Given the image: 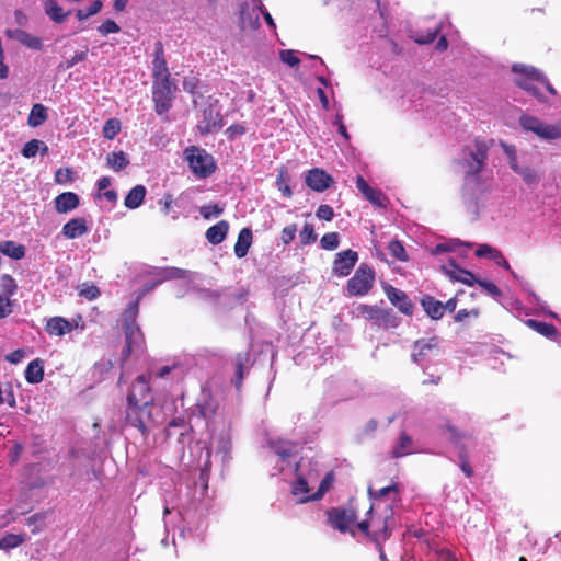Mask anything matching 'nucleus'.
Returning a JSON list of instances; mask_svg holds the SVG:
<instances>
[{
  "label": "nucleus",
  "mask_w": 561,
  "mask_h": 561,
  "mask_svg": "<svg viewBox=\"0 0 561 561\" xmlns=\"http://www.w3.org/2000/svg\"><path fill=\"white\" fill-rule=\"evenodd\" d=\"M438 351V339H421L414 342L411 353V359L416 364H422L430 356L435 355Z\"/></svg>",
  "instance_id": "10"
},
{
  "label": "nucleus",
  "mask_w": 561,
  "mask_h": 561,
  "mask_svg": "<svg viewBox=\"0 0 561 561\" xmlns=\"http://www.w3.org/2000/svg\"><path fill=\"white\" fill-rule=\"evenodd\" d=\"M412 448V439L405 433H402L398 445L392 450V456L396 458L403 457L405 455L411 454Z\"/></svg>",
  "instance_id": "34"
},
{
  "label": "nucleus",
  "mask_w": 561,
  "mask_h": 561,
  "mask_svg": "<svg viewBox=\"0 0 561 561\" xmlns=\"http://www.w3.org/2000/svg\"><path fill=\"white\" fill-rule=\"evenodd\" d=\"M146 196V188L142 185H136L134 188L129 191L127 196L125 197V206L129 209L138 208Z\"/></svg>",
  "instance_id": "25"
},
{
  "label": "nucleus",
  "mask_w": 561,
  "mask_h": 561,
  "mask_svg": "<svg viewBox=\"0 0 561 561\" xmlns=\"http://www.w3.org/2000/svg\"><path fill=\"white\" fill-rule=\"evenodd\" d=\"M22 445L20 444H14V446L12 447L11 451H10V459H11V462H15L22 451Z\"/></svg>",
  "instance_id": "62"
},
{
  "label": "nucleus",
  "mask_w": 561,
  "mask_h": 561,
  "mask_svg": "<svg viewBox=\"0 0 561 561\" xmlns=\"http://www.w3.org/2000/svg\"><path fill=\"white\" fill-rule=\"evenodd\" d=\"M228 224L224 220L219 221L217 225L208 228L206 231V238L207 240L213 244L220 243L228 232Z\"/></svg>",
  "instance_id": "28"
},
{
  "label": "nucleus",
  "mask_w": 561,
  "mask_h": 561,
  "mask_svg": "<svg viewBox=\"0 0 561 561\" xmlns=\"http://www.w3.org/2000/svg\"><path fill=\"white\" fill-rule=\"evenodd\" d=\"M279 58L284 64H287L290 67H295L300 62L299 58L295 55V51L289 49L282 50L279 53Z\"/></svg>",
  "instance_id": "48"
},
{
  "label": "nucleus",
  "mask_w": 561,
  "mask_h": 561,
  "mask_svg": "<svg viewBox=\"0 0 561 561\" xmlns=\"http://www.w3.org/2000/svg\"><path fill=\"white\" fill-rule=\"evenodd\" d=\"M152 64L154 83H169L170 73L163 56V47L161 43L156 44L154 59Z\"/></svg>",
  "instance_id": "15"
},
{
  "label": "nucleus",
  "mask_w": 561,
  "mask_h": 561,
  "mask_svg": "<svg viewBox=\"0 0 561 561\" xmlns=\"http://www.w3.org/2000/svg\"><path fill=\"white\" fill-rule=\"evenodd\" d=\"M385 293L391 304L394 305L401 312L404 314L412 313L413 306L410 299L407 297L405 293L390 285L385 287Z\"/></svg>",
  "instance_id": "19"
},
{
  "label": "nucleus",
  "mask_w": 561,
  "mask_h": 561,
  "mask_svg": "<svg viewBox=\"0 0 561 561\" xmlns=\"http://www.w3.org/2000/svg\"><path fill=\"white\" fill-rule=\"evenodd\" d=\"M87 57V51L77 53L70 60L67 61V68L73 67L76 64L84 60Z\"/></svg>",
  "instance_id": "61"
},
{
  "label": "nucleus",
  "mask_w": 561,
  "mask_h": 561,
  "mask_svg": "<svg viewBox=\"0 0 561 561\" xmlns=\"http://www.w3.org/2000/svg\"><path fill=\"white\" fill-rule=\"evenodd\" d=\"M149 391L150 388L148 386V378L145 375L138 376L136 381L133 383L130 392L128 394L129 405L147 407L151 402Z\"/></svg>",
  "instance_id": "8"
},
{
  "label": "nucleus",
  "mask_w": 561,
  "mask_h": 561,
  "mask_svg": "<svg viewBox=\"0 0 561 561\" xmlns=\"http://www.w3.org/2000/svg\"><path fill=\"white\" fill-rule=\"evenodd\" d=\"M129 163L126 154L123 151L112 152L107 156V164L114 171H121Z\"/></svg>",
  "instance_id": "36"
},
{
  "label": "nucleus",
  "mask_w": 561,
  "mask_h": 561,
  "mask_svg": "<svg viewBox=\"0 0 561 561\" xmlns=\"http://www.w3.org/2000/svg\"><path fill=\"white\" fill-rule=\"evenodd\" d=\"M356 518L357 515L352 508H333L329 512L330 525L341 533L352 531L351 526Z\"/></svg>",
  "instance_id": "9"
},
{
  "label": "nucleus",
  "mask_w": 561,
  "mask_h": 561,
  "mask_svg": "<svg viewBox=\"0 0 561 561\" xmlns=\"http://www.w3.org/2000/svg\"><path fill=\"white\" fill-rule=\"evenodd\" d=\"M438 32L439 28H436L434 32L427 33L425 36L415 38V42L419 44H430L436 38Z\"/></svg>",
  "instance_id": "60"
},
{
  "label": "nucleus",
  "mask_w": 561,
  "mask_h": 561,
  "mask_svg": "<svg viewBox=\"0 0 561 561\" xmlns=\"http://www.w3.org/2000/svg\"><path fill=\"white\" fill-rule=\"evenodd\" d=\"M219 445L220 446L218 447V453L222 454V460H225L228 457L230 450V443L226 437L220 436Z\"/></svg>",
  "instance_id": "58"
},
{
  "label": "nucleus",
  "mask_w": 561,
  "mask_h": 561,
  "mask_svg": "<svg viewBox=\"0 0 561 561\" xmlns=\"http://www.w3.org/2000/svg\"><path fill=\"white\" fill-rule=\"evenodd\" d=\"M80 204L79 196L72 192L61 193L55 198V209L59 214H66L76 209Z\"/></svg>",
  "instance_id": "20"
},
{
  "label": "nucleus",
  "mask_w": 561,
  "mask_h": 561,
  "mask_svg": "<svg viewBox=\"0 0 561 561\" xmlns=\"http://www.w3.org/2000/svg\"><path fill=\"white\" fill-rule=\"evenodd\" d=\"M476 284H478L480 287H482L489 295L493 296V297H500L501 296V290L499 289V287L493 284L492 282H489V280H480L478 279V282H476Z\"/></svg>",
  "instance_id": "50"
},
{
  "label": "nucleus",
  "mask_w": 561,
  "mask_h": 561,
  "mask_svg": "<svg viewBox=\"0 0 561 561\" xmlns=\"http://www.w3.org/2000/svg\"><path fill=\"white\" fill-rule=\"evenodd\" d=\"M25 534H7L0 539V550H11L26 540Z\"/></svg>",
  "instance_id": "31"
},
{
  "label": "nucleus",
  "mask_w": 561,
  "mask_h": 561,
  "mask_svg": "<svg viewBox=\"0 0 561 561\" xmlns=\"http://www.w3.org/2000/svg\"><path fill=\"white\" fill-rule=\"evenodd\" d=\"M519 123L525 130L534 133L541 139L556 140L561 137V126L546 124L534 116L523 115Z\"/></svg>",
  "instance_id": "4"
},
{
  "label": "nucleus",
  "mask_w": 561,
  "mask_h": 561,
  "mask_svg": "<svg viewBox=\"0 0 561 561\" xmlns=\"http://www.w3.org/2000/svg\"><path fill=\"white\" fill-rule=\"evenodd\" d=\"M356 186L358 191L365 196V198L368 199L371 204L379 207L385 206V196L382 193L370 187L362 176H357Z\"/></svg>",
  "instance_id": "22"
},
{
  "label": "nucleus",
  "mask_w": 561,
  "mask_h": 561,
  "mask_svg": "<svg viewBox=\"0 0 561 561\" xmlns=\"http://www.w3.org/2000/svg\"><path fill=\"white\" fill-rule=\"evenodd\" d=\"M12 312V304L8 297L0 296V319Z\"/></svg>",
  "instance_id": "54"
},
{
  "label": "nucleus",
  "mask_w": 561,
  "mask_h": 561,
  "mask_svg": "<svg viewBox=\"0 0 561 561\" xmlns=\"http://www.w3.org/2000/svg\"><path fill=\"white\" fill-rule=\"evenodd\" d=\"M191 170L201 178L208 176L215 169L214 159L205 150L191 147L185 150Z\"/></svg>",
  "instance_id": "3"
},
{
  "label": "nucleus",
  "mask_w": 561,
  "mask_h": 561,
  "mask_svg": "<svg viewBox=\"0 0 561 561\" xmlns=\"http://www.w3.org/2000/svg\"><path fill=\"white\" fill-rule=\"evenodd\" d=\"M252 242V232L248 228H243L238 237V240L234 244V253L238 257H243L247 255L248 250Z\"/></svg>",
  "instance_id": "26"
},
{
  "label": "nucleus",
  "mask_w": 561,
  "mask_h": 561,
  "mask_svg": "<svg viewBox=\"0 0 561 561\" xmlns=\"http://www.w3.org/2000/svg\"><path fill=\"white\" fill-rule=\"evenodd\" d=\"M296 226L295 225H290V226H287L283 229L282 231V240L284 243H289L294 240L295 238V234H296Z\"/></svg>",
  "instance_id": "56"
},
{
  "label": "nucleus",
  "mask_w": 561,
  "mask_h": 561,
  "mask_svg": "<svg viewBox=\"0 0 561 561\" xmlns=\"http://www.w3.org/2000/svg\"><path fill=\"white\" fill-rule=\"evenodd\" d=\"M188 275V272L181 271V270H171L168 272L167 277L168 278H178V277H186Z\"/></svg>",
  "instance_id": "64"
},
{
  "label": "nucleus",
  "mask_w": 561,
  "mask_h": 561,
  "mask_svg": "<svg viewBox=\"0 0 561 561\" xmlns=\"http://www.w3.org/2000/svg\"><path fill=\"white\" fill-rule=\"evenodd\" d=\"M171 84L169 83H153V101L156 103V111L158 114L165 113L171 106Z\"/></svg>",
  "instance_id": "13"
},
{
  "label": "nucleus",
  "mask_w": 561,
  "mask_h": 561,
  "mask_svg": "<svg viewBox=\"0 0 561 561\" xmlns=\"http://www.w3.org/2000/svg\"><path fill=\"white\" fill-rule=\"evenodd\" d=\"M512 70L515 73V83L533 95L539 98L538 85H543L551 94H556V90L547 81L546 77L534 67L515 64Z\"/></svg>",
  "instance_id": "2"
},
{
  "label": "nucleus",
  "mask_w": 561,
  "mask_h": 561,
  "mask_svg": "<svg viewBox=\"0 0 561 561\" xmlns=\"http://www.w3.org/2000/svg\"><path fill=\"white\" fill-rule=\"evenodd\" d=\"M42 145V142L39 140H36V139H33L28 142H26L22 149V154L25 157V158H33L36 156V153L38 152L39 150V146Z\"/></svg>",
  "instance_id": "45"
},
{
  "label": "nucleus",
  "mask_w": 561,
  "mask_h": 561,
  "mask_svg": "<svg viewBox=\"0 0 561 561\" xmlns=\"http://www.w3.org/2000/svg\"><path fill=\"white\" fill-rule=\"evenodd\" d=\"M299 238L302 244L314 242L317 240V234L314 233L313 226L310 224H305L302 230L299 233Z\"/></svg>",
  "instance_id": "43"
},
{
  "label": "nucleus",
  "mask_w": 561,
  "mask_h": 561,
  "mask_svg": "<svg viewBox=\"0 0 561 561\" xmlns=\"http://www.w3.org/2000/svg\"><path fill=\"white\" fill-rule=\"evenodd\" d=\"M5 35L11 38L20 42L24 46L32 48V49H41L42 48V41L41 38L33 36L28 33H26L23 30L15 28V30H7Z\"/></svg>",
  "instance_id": "21"
},
{
  "label": "nucleus",
  "mask_w": 561,
  "mask_h": 561,
  "mask_svg": "<svg viewBox=\"0 0 561 561\" xmlns=\"http://www.w3.org/2000/svg\"><path fill=\"white\" fill-rule=\"evenodd\" d=\"M442 271L450 279L460 282L468 286H472L478 282L476 276L467 270L460 268L454 261H449L447 265L442 266Z\"/></svg>",
  "instance_id": "16"
},
{
  "label": "nucleus",
  "mask_w": 561,
  "mask_h": 561,
  "mask_svg": "<svg viewBox=\"0 0 561 561\" xmlns=\"http://www.w3.org/2000/svg\"><path fill=\"white\" fill-rule=\"evenodd\" d=\"M47 118V112L45 106L42 104H34L30 116H28V125L32 127L41 126Z\"/></svg>",
  "instance_id": "33"
},
{
  "label": "nucleus",
  "mask_w": 561,
  "mask_h": 561,
  "mask_svg": "<svg viewBox=\"0 0 561 561\" xmlns=\"http://www.w3.org/2000/svg\"><path fill=\"white\" fill-rule=\"evenodd\" d=\"M121 130V123L117 119H108L103 127V136L106 139H113Z\"/></svg>",
  "instance_id": "39"
},
{
  "label": "nucleus",
  "mask_w": 561,
  "mask_h": 561,
  "mask_svg": "<svg viewBox=\"0 0 561 561\" xmlns=\"http://www.w3.org/2000/svg\"><path fill=\"white\" fill-rule=\"evenodd\" d=\"M321 245L325 250H334L339 247V234L336 232L325 233L321 238Z\"/></svg>",
  "instance_id": "42"
},
{
  "label": "nucleus",
  "mask_w": 561,
  "mask_h": 561,
  "mask_svg": "<svg viewBox=\"0 0 561 561\" xmlns=\"http://www.w3.org/2000/svg\"><path fill=\"white\" fill-rule=\"evenodd\" d=\"M476 255L479 257L489 256L490 259H496L501 256V252L489 244H481L477 249Z\"/></svg>",
  "instance_id": "44"
},
{
  "label": "nucleus",
  "mask_w": 561,
  "mask_h": 561,
  "mask_svg": "<svg viewBox=\"0 0 561 561\" xmlns=\"http://www.w3.org/2000/svg\"><path fill=\"white\" fill-rule=\"evenodd\" d=\"M316 215L319 219L330 221L333 218L334 213L331 206L324 204L319 206Z\"/></svg>",
  "instance_id": "51"
},
{
  "label": "nucleus",
  "mask_w": 561,
  "mask_h": 561,
  "mask_svg": "<svg viewBox=\"0 0 561 561\" xmlns=\"http://www.w3.org/2000/svg\"><path fill=\"white\" fill-rule=\"evenodd\" d=\"M118 31L119 26L113 20H107L99 26V32L103 35L117 33Z\"/></svg>",
  "instance_id": "53"
},
{
  "label": "nucleus",
  "mask_w": 561,
  "mask_h": 561,
  "mask_svg": "<svg viewBox=\"0 0 561 561\" xmlns=\"http://www.w3.org/2000/svg\"><path fill=\"white\" fill-rule=\"evenodd\" d=\"M358 311L366 319L375 320L378 323L379 321L385 320L387 317H389V311L382 310L374 306L362 305L358 307Z\"/></svg>",
  "instance_id": "30"
},
{
  "label": "nucleus",
  "mask_w": 561,
  "mask_h": 561,
  "mask_svg": "<svg viewBox=\"0 0 561 561\" xmlns=\"http://www.w3.org/2000/svg\"><path fill=\"white\" fill-rule=\"evenodd\" d=\"M88 227L87 221L84 218L78 217L69 220L64 227H62V233L68 239H75L78 237L83 236L87 233Z\"/></svg>",
  "instance_id": "23"
},
{
  "label": "nucleus",
  "mask_w": 561,
  "mask_h": 561,
  "mask_svg": "<svg viewBox=\"0 0 561 561\" xmlns=\"http://www.w3.org/2000/svg\"><path fill=\"white\" fill-rule=\"evenodd\" d=\"M388 249L393 257L403 262L408 260L405 250L399 241H391L388 245Z\"/></svg>",
  "instance_id": "41"
},
{
  "label": "nucleus",
  "mask_w": 561,
  "mask_h": 561,
  "mask_svg": "<svg viewBox=\"0 0 561 561\" xmlns=\"http://www.w3.org/2000/svg\"><path fill=\"white\" fill-rule=\"evenodd\" d=\"M501 146L508 159L510 168L515 173L520 175L523 180L528 184L539 182L540 175L538 174V172L527 163H524L523 161L519 160L514 146L504 142H502Z\"/></svg>",
  "instance_id": "5"
},
{
  "label": "nucleus",
  "mask_w": 561,
  "mask_h": 561,
  "mask_svg": "<svg viewBox=\"0 0 561 561\" xmlns=\"http://www.w3.org/2000/svg\"><path fill=\"white\" fill-rule=\"evenodd\" d=\"M24 357V351L23 350H16L5 356V359L10 362L11 364H18L20 363Z\"/></svg>",
  "instance_id": "59"
},
{
  "label": "nucleus",
  "mask_w": 561,
  "mask_h": 561,
  "mask_svg": "<svg viewBox=\"0 0 561 561\" xmlns=\"http://www.w3.org/2000/svg\"><path fill=\"white\" fill-rule=\"evenodd\" d=\"M317 94H318L319 100H320V102H321V104H322V107H323L324 110H328V108H329V100H328V98H327L325 92L323 91V89L319 88V89L317 90Z\"/></svg>",
  "instance_id": "63"
},
{
  "label": "nucleus",
  "mask_w": 561,
  "mask_h": 561,
  "mask_svg": "<svg viewBox=\"0 0 561 561\" xmlns=\"http://www.w3.org/2000/svg\"><path fill=\"white\" fill-rule=\"evenodd\" d=\"M124 327L126 335V348L124 350V357L126 358L135 348L140 347L142 343V334L135 321H126Z\"/></svg>",
  "instance_id": "18"
},
{
  "label": "nucleus",
  "mask_w": 561,
  "mask_h": 561,
  "mask_svg": "<svg viewBox=\"0 0 561 561\" xmlns=\"http://www.w3.org/2000/svg\"><path fill=\"white\" fill-rule=\"evenodd\" d=\"M374 272L366 265H360L354 276L347 282L350 296H362L369 291L374 282Z\"/></svg>",
  "instance_id": "6"
},
{
  "label": "nucleus",
  "mask_w": 561,
  "mask_h": 561,
  "mask_svg": "<svg viewBox=\"0 0 561 561\" xmlns=\"http://www.w3.org/2000/svg\"><path fill=\"white\" fill-rule=\"evenodd\" d=\"M102 8V2L100 0L93 1V3L88 9H80L77 11V16L79 20H85L91 15L96 14Z\"/></svg>",
  "instance_id": "40"
},
{
  "label": "nucleus",
  "mask_w": 561,
  "mask_h": 561,
  "mask_svg": "<svg viewBox=\"0 0 561 561\" xmlns=\"http://www.w3.org/2000/svg\"><path fill=\"white\" fill-rule=\"evenodd\" d=\"M138 298L135 302H133L127 309H126V312H125V322L128 321V322H131V321H135V317L137 316L138 313Z\"/></svg>",
  "instance_id": "57"
},
{
  "label": "nucleus",
  "mask_w": 561,
  "mask_h": 561,
  "mask_svg": "<svg viewBox=\"0 0 561 561\" xmlns=\"http://www.w3.org/2000/svg\"><path fill=\"white\" fill-rule=\"evenodd\" d=\"M397 492V485L392 484L389 486L381 488L378 491H375L371 486L368 488V494L371 500L380 499L387 494L396 493Z\"/></svg>",
  "instance_id": "46"
},
{
  "label": "nucleus",
  "mask_w": 561,
  "mask_h": 561,
  "mask_svg": "<svg viewBox=\"0 0 561 561\" xmlns=\"http://www.w3.org/2000/svg\"><path fill=\"white\" fill-rule=\"evenodd\" d=\"M489 150V144L484 139L477 138L473 141L472 147H468L466 152L470 159L467 161L468 163V172L472 174H477L483 169L484 160L486 159Z\"/></svg>",
  "instance_id": "7"
},
{
  "label": "nucleus",
  "mask_w": 561,
  "mask_h": 561,
  "mask_svg": "<svg viewBox=\"0 0 561 561\" xmlns=\"http://www.w3.org/2000/svg\"><path fill=\"white\" fill-rule=\"evenodd\" d=\"M46 330L49 335L62 336L72 330V325L61 317H54L47 321Z\"/></svg>",
  "instance_id": "24"
},
{
  "label": "nucleus",
  "mask_w": 561,
  "mask_h": 561,
  "mask_svg": "<svg viewBox=\"0 0 561 561\" xmlns=\"http://www.w3.org/2000/svg\"><path fill=\"white\" fill-rule=\"evenodd\" d=\"M276 457V465L280 472H294L296 481L293 484V494L299 497L300 503L320 500L328 491L330 485V477L327 476L320 483L319 489L311 495L306 496L309 492V484H313L318 480V471L316 463L309 458L301 457L299 461L297 457V446L288 440H277L271 444Z\"/></svg>",
  "instance_id": "1"
},
{
  "label": "nucleus",
  "mask_w": 561,
  "mask_h": 561,
  "mask_svg": "<svg viewBox=\"0 0 561 561\" xmlns=\"http://www.w3.org/2000/svg\"><path fill=\"white\" fill-rule=\"evenodd\" d=\"M44 371L39 360L31 362L25 370V379L31 383H37L43 380Z\"/></svg>",
  "instance_id": "32"
},
{
  "label": "nucleus",
  "mask_w": 561,
  "mask_h": 561,
  "mask_svg": "<svg viewBox=\"0 0 561 561\" xmlns=\"http://www.w3.org/2000/svg\"><path fill=\"white\" fill-rule=\"evenodd\" d=\"M358 256L355 251L346 250L337 253L334 261L333 272L340 276H346L355 265Z\"/></svg>",
  "instance_id": "17"
},
{
  "label": "nucleus",
  "mask_w": 561,
  "mask_h": 561,
  "mask_svg": "<svg viewBox=\"0 0 561 561\" xmlns=\"http://www.w3.org/2000/svg\"><path fill=\"white\" fill-rule=\"evenodd\" d=\"M479 314H480L479 309H471V310L461 309L457 312L455 320L457 322H462L468 317L478 318Z\"/></svg>",
  "instance_id": "55"
},
{
  "label": "nucleus",
  "mask_w": 561,
  "mask_h": 561,
  "mask_svg": "<svg viewBox=\"0 0 561 561\" xmlns=\"http://www.w3.org/2000/svg\"><path fill=\"white\" fill-rule=\"evenodd\" d=\"M197 127L203 134L213 133L221 128V116L215 105L210 104L203 110Z\"/></svg>",
  "instance_id": "12"
},
{
  "label": "nucleus",
  "mask_w": 561,
  "mask_h": 561,
  "mask_svg": "<svg viewBox=\"0 0 561 561\" xmlns=\"http://www.w3.org/2000/svg\"><path fill=\"white\" fill-rule=\"evenodd\" d=\"M45 11L47 15L55 22L60 23L65 20L67 13L58 5L56 0H46Z\"/></svg>",
  "instance_id": "35"
},
{
  "label": "nucleus",
  "mask_w": 561,
  "mask_h": 561,
  "mask_svg": "<svg viewBox=\"0 0 561 561\" xmlns=\"http://www.w3.org/2000/svg\"><path fill=\"white\" fill-rule=\"evenodd\" d=\"M305 181L311 190L317 192H323L333 183L331 175L318 168L308 171Z\"/></svg>",
  "instance_id": "14"
},
{
  "label": "nucleus",
  "mask_w": 561,
  "mask_h": 561,
  "mask_svg": "<svg viewBox=\"0 0 561 561\" xmlns=\"http://www.w3.org/2000/svg\"><path fill=\"white\" fill-rule=\"evenodd\" d=\"M527 324L529 328L534 329L536 332H538L541 335H545L547 337H551L556 335L557 330L552 324L540 322L537 320H528Z\"/></svg>",
  "instance_id": "37"
},
{
  "label": "nucleus",
  "mask_w": 561,
  "mask_h": 561,
  "mask_svg": "<svg viewBox=\"0 0 561 561\" xmlns=\"http://www.w3.org/2000/svg\"><path fill=\"white\" fill-rule=\"evenodd\" d=\"M0 252L14 260H20L25 254L24 247L13 241L0 242Z\"/></svg>",
  "instance_id": "29"
},
{
  "label": "nucleus",
  "mask_w": 561,
  "mask_h": 561,
  "mask_svg": "<svg viewBox=\"0 0 561 561\" xmlns=\"http://www.w3.org/2000/svg\"><path fill=\"white\" fill-rule=\"evenodd\" d=\"M260 10H262L261 2L252 4L244 1L241 5L240 12V27L243 31H254L260 26Z\"/></svg>",
  "instance_id": "11"
},
{
  "label": "nucleus",
  "mask_w": 561,
  "mask_h": 561,
  "mask_svg": "<svg viewBox=\"0 0 561 561\" xmlns=\"http://www.w3.org/2000/svg\"><path fill=\"white\" fill-rule=\"evenodd\" d=\"M72 179V171L70 169H58L55 172V181L59 184L70 182Z\"/></svg>",
  "instance_id": "52"
},
{
  "label": "nucleus",
  "mask_w": 561,
  "mask_h": 561,
  "mask_svg": "<svg viewBox=\"0 0 561 561\" xmlns=\"http://www.w3.org/2000/svg\"><path fill=\"white\" fill-rule=\"evenodd\" d=\"M461 242L459 240H451L449 242H446V243H439L437 244L433 250H432V254L434 255H437V254H440V253H444V252H450V251H454L455 248L460 244Z\"/></svg>",
  "instance_id": "49"
},
{
  "label": "nucleus",
  "mask_w": 561,
  "mask_h": 561,
  "mask_svg": "<svg viewBox=\"0 0 561 561\" xmlns=\"http://www.w3.org/2000/svg\"><path fill=\"white\" fill-rule=\"evenodd\" d=\"M289 176L285 170H280L276 180V184L278 190L283 193L286 197H291L293 192L288 185Z\"/></svg>",
  "instance_id": "38"
},
{
  "label": "nucleus",
  "mask_w": 561,
  "mask_h": 561,
  "mask_svg": "<svg viewBox=\"0 0 561 561\" xmlns=\"http://www.w3.org/2000/svg\"><path fill=\"white\" fill-rule=\"evenodd\" d=\"M222 213V208L219 207V205L217 204H209V205H204L202 208H201V214L204 218L206 219H209L211 217H217L219 216L220 214Z\"/></svg>",
  "instance_id": "47"
},
{
  "label": "nucleus",
  "mask_w": 561,
  "mask_h": 561,
  "mask_svg": "<svg viewBox=\"0 0 561 561\" xmlns=\"http://www.w3.org/2000/svg\"><path fill=\"white\" fill-rule=\"evenodd\" d=\"M422 306L427 313L434 320H438L444 314V306L440 301L434 299L433 297H425L422 299Z\"/></svg>",
  "instance_id": "27"
}]
</instances>
